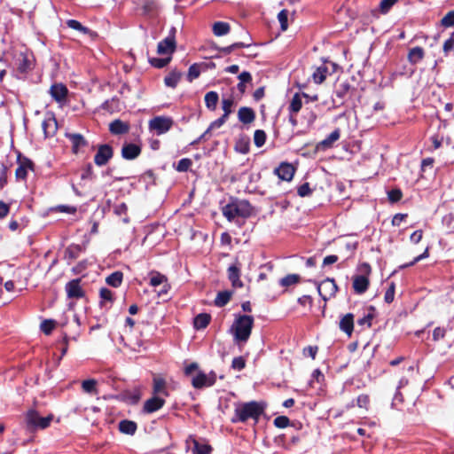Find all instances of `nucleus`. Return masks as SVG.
<instances>
[{
	"mask_svg": "<svg viewBox=\"0 0 454 454\" xmlns=\"http://www.w3.org/2000/svg\"><path fill=\"white\" fill-rule=\"evenodd\" d=\"M192 165V161L188 158H184L180 160L176 166V170L179 172L187 171L191 166Z\"/></svg>",
	"mask_w": 454,
	"mask_h": 454,
	"instance_id": "obj_47",
	"label": "nucleus"
},
{
	"mask_svg": "<svg viewBox=\"0 0 454 454\" xmlns=\"http://www.w3.org/2000/svg\"><path fill=\"white\" fill-rule=\"evenodd\" d=\"M66 137L70 140L72 144V150L74 153H77L81 147L87 145V142L81 134L67 133Z\"/></svg>",
	"mask_w": 454,
	"mask_h": 454,
	"instance_id": "obj_21",
	"label": "nucleus"
},
{
	"mask_svg": "<svg viewBox=\"0 0 454 454\" xmlns=\"http://www.w3.org/2000/svg\"><path fill=\"white\" fill-rule=\"evenodd\" d=\"M397 1L398 0H381L380 3V12L387 13Z\"/></svg>",
	"mask_w": 454,
	"mask_h": 454,
	"instance_id": "obj_52",
	"label": "nucleus"
},
{
	"mask_svg": "<svg viewBox=\"0 0 454 454\" xmlns=\"http://www.w3.org/2000/svg\"><path fill=\"white\" fill-rule=\"evenodd\" d=\"M30 166L31 162L20 165L15 171L16 177L18 179H25L27 175V169L30 168Z\"/></svg>",
	"mask_w": 454,
	"mask_h": 454,
	"instance_id": "obj_41",
	"label": "nucleus"
},
{
	"mask_svg": "<svg viewBox=\"0 0 454 454\" xmlns=\"http://www.w3.org/2000/svg\"><path fill=\"white\" fill-rule=\"evenodd\" d=\"M373 316L371 313L364 315L363 317L357 320V324L362 326L370 327L372 325Z\"/></svg>",
	"mask_w": 454,
	"mask_h": 454,
	"instance_id": "obj_57",
	"label": "nucleus"
},
{
	"mask_svg": "<svg viewBox=\"0 0 454 454\" xmlns=\"http://www.w3.org/2000/svg\"><path fill=\"white\" fill-rule=\"evenodd\" d=\"M395 289V283H393V282L390 283L389 287L387 288V290L386 291L385 295H384V300L387 303H391L394 301Z\"/></svg>",
	"mask_w": 454,
	"mask_h": 454,
	"instance_id": "obj_51",
	"label": "nucleus"
},
{
	"mask_svg": "<svg viewBox=\"0 0 454 454\" xmlns=\"http://www.w3.org/2000/svg\"><path fill=\"white\" fill-rule=\"evenodd\" d=\"M254 317L248 315H238L231 325V332L234 341L238 344L246 343L252 333Z\"/></svg>",
	"mask_w": 454,
	"mask_h": 454,
	"instance_id": "obj_2",
	"label": "nucleus"
},
{
	"mask_svg": "<svg viewBox=\"0 0 454 454\" xmlns=\"http://www.w3.org/2000/svg\"><path fill=\"white\" fill-rule=\"evenodd\" d=\"M172 34L167 36L164 40L160 41L157 46V52L160 55L165 54H172L176 49V40H175V28L171 30Z\"/></svg>",
	"mask_w": 454,
	"mask_h": 454,
	"instance_id": "obj_10",
	"label": "nucleus"
},
{
	"mask_svg": "<svg viewBox=\"0 0 454 454\" xmlns=\"http://www.w3.org/2000/svg\"><path fill=\"white\" fill-rule=\"evenodd\" d=\"M340 137V129H335L329 136H327L325 139L320 141L317 145V150H326L332 148L333 144L338 141Z\"/></svg>",
	"mask_w": 454,
	"mask_h": 454,
	"instance_id": "obj_16",
	"label": "nucleus"
},
{
	"mask_svg": "<svg viewBox=\"0 0 454 454\" xmlns=\"http://www.w3.org/2000/svg\"><path fill=\"white\" fill-rule=\"evenodd\" d=\"M174 121L168 116H156L149 121L148 128L157 136L167 133L173 126Z\"/></svg>",
	"mask_w": 454,
	"mask_h": 454,
	"instance_id": "obj_6",
	"label": "nucleus"
},
{
	"mask_svg": "<svg viewBox=\"0 0 454 454\" xmlns=\"http://www.w3.org/2000/svg\"><path fill=\"white\" fill-rule=\"evenodd\" d=\"M262 411L263 408L256 402L246 403L235 409L236 418L232 419V421L245 422L248 419H257Z\"/></svg>",
	"mask_w": 454,
	"mask_h": 454,
	"instance_id": "obj_4",
	"label": "nucleus"
},
{
	"mask_svg": "<svg viewBox=\"0 0 454 454\" xmlns=\"http://www.w3.org/2000/svg\"><path fill=\"white\" fill-rule=\"evenodd\" d=\"M119 429L121 433L134 434L137 430V424L130 420H122L119 424Z\"/></svg>",
	"mask_w": 454,
	"mask_h": 454,
	"instance_id": "obj_31",
	"label": "nucleus"
},
{
	"mask_svg": "<svg viewBox=\"0 0 454 454\" xmlns=\"http://www.w3.org/2000/svg\"><path fill=\"white\" fill-rule=\"evenodd\" d=\"M354 327V316L351 313L346 314L340 321V328L348 336L352 334Z\"/></svg>",
	"mask_w": 454,
	"mask_h": 454,
	"instance_id": "obj_24",
	"label": "nucleus"
},
{
	"mask_svg": "<svg viewBox=\"0 0 454 454\" xmlns=\"http://www.w3.org/2000/svg\"><path fill=\"white\" fill-rule=\"evenodd\" d=\"M113 157V149L108 145H101L98 146V152L94 157L96 165L101 167L106 165Z\"/></svg>",
	"mask_w": 454,
	"mask_h": 454,
	"instance_id": "obj_11",
	"label": "nucleus"
},
{
	"mask_svg": "<svg viewBox=\"0 0 454 454\" xmlns=\"http://www.w3.org/2000/svg\"><path fill=\"white\" fill-rule=\"evenodd\" d=\"M238 117L241 122L249 124L254 121L255 114L252 108L241 107L238 112Z\"/></svg>",
	"mask_w": 454,
	"mask_h": 454,
	"instance_id": "obj_25",
	"label": "nucleus"
},
{
	"mask_svg": "<svg viewBox=\"0 0 454 454\" xmlns=\"http://www.w3.org/2000/svg\"><path fill=\"white\" fill-rule=\"evenodd\" d=\"M67 25L68 27L80 31L82 34H88L90 29L84 26H82L78 20H68L67 21Z\"/></svg>",
	"mask_w": 454,
	"mask_h": 454,
	"instance_id": "obj_39",
	"label": "nucleus"
},
{
	"mask_svg": "<svg viewBox=\"0 0 454 454\" xmlns=\"http://www.w3.org/2000/svg\"><path fill=\"white\" fill-rule=\"evenodd\" d=\"M441 25L444 27H454V10L449 12L442 20Z\"/></svg>",
	"mask_w": 454,
	"mask_h": 454,
	"instance_id": "obj_42",
	"label": "nucleus"
},
{
	"mask_svg": "<svg viewBox=\"0 0 454 454\" xmlns=\"http://www.w3.org/2000/svg\"><path fill=\"white\" fill-rule=\"evenodd\" d=\"M231 296V294L230 292H227V291L220 292L217 294V295L215 297V304L218 307H223L230 301Z\"/></svg>",
	"mask_w": 454,
	"mask_h": 454,
	"instance_id": "obj_37",
	"label": "nucleus"
},
{
	"mask_svg": "<svg viewBox=\"0 0 454 454\" xmlns=\"http://www.w3.org/2000/svg\"><path fill=\"white\" fill-rule=\"evenodd\" d=\"M218 94L215 91H209L205 95V104L210 110H215L218 103Z\"/></svg>",
	"mask_w": 454,
	"mask_h": 454,
	"instance_id": "obj_34",
	"label": "nucleus"
},
{
	"mask_svg": "<svg viewBox=\"0 0 454 454\" xmlns=\"http://www.w3.org/2000/svg\"><path fill=\"white\" fill-rule=\"evenodd\" d=\"M129 125L121 120H114L109 124V130L114 135H121L129 131Z\"/></svg>",
	"mask_w": 454,
	"mask_h": 454,
	"instance_id": "obj_23",
	"label": "nucleus"
},
{
	"mask_svg": "<svg viewBox=\"0 0 454 454\" xmlns=\"http://www.w3.org/2000/svg\"><path fill=\"white\" fill-rule=\"evenodd\" d=\"M153 394L157 396H160V395L164 396L168 395L166 388V381L164 379L160 377L153 378Z\"/></svg>",
	"mask_w": 454,
	"mask_h": 454,
	"instance_id": "obj_26",
	"label": "nucleus"
},
{
	"mask_svg": "<svg viewBox=\"0 0 454 454\" xmlns=\"http://www.w3.org/2000/svg\"><path fill=\"white\" fill-rule=\"evenodd\" d=\"M445 336V330L441 327H436L433 332V339L434 340H439L443 339Z\"/></svg>",
	"mask_w": 454,
	"mask_h": 454,
	"instance_id": "obj_61",
	"label": "nucleus"
},
{
	"mask_svg": "<svg viewBox=\"0 0 454 454\" xmlns=\"http://www.w3.org/2000/svg\"><path fill=\"white\" fill-rule=\"evenodd\" d=\"M54 327H55V323L53 320H44L41 324V330L45 334H50Z\"/></svg>",
	"mask_w": 454,
	"mask_h": 454,
	"instance_id": "obj_53",
	"label": "nucleus"
},
{
	"mask_svg": "<svg viewBox=\"0 0 454 454\" xmlns=\"http://www.w3.org/2000/svg\"><path fill=\"white\" fill-rule=\"evenodd\" d=\"M211 447L207 444H200L197 441H194V454H209Z\"/></svg>",
	"mask_w": 454,
	"mask_h": 454,
	"instance_id": "obj_46",
	"label": "nucleus"
},
{
	"mask_svg": "<svg viewBox=\"0 0 454 454\" xmlns=\"http://www.w3.org/2000/svg\"><path fill=\"white\" fill-rule=\"evenodd\" d=\"M251 214L252 207L247 200H237L223 207V215L229 221H233L236 217L247 218Z\"/></svg>",
	"mask_w": 454,
	"mask_h": 454,
	"instance_id": "obj_3",
	"label": "nucleus"
},
{
	"mask_svg": "<svg viewBox=\"0 0 454 454\" xmlns=\"http://www.w3.org/2000/svg\"><path fill=\"white\" fill-rule=\"evenodd\" d=\"M245 365H246L245 360L241 356L235 357L232 360L231 366L235 370L241 371L242 369L245 368Z\"/></svg>",
	"mask_w": 454,
	"mask_h": 454,
	"instance_id": "obj_56",
	"label": "nucleus"
},
{
	"mask_svg": "<svg viewBox=\"0 0 454 454\" xmlns=\"http://www.w3.org/2000/svg\"><path fill=\"white\" fill-rule=\"evenodd\" d=\"M182 74L178 71L170 72L164 79L166 86L170 88H176L181 79Z\"/></svg>",
	"mask_w": 454,
	"mask_h": 454,
	"instance_id": "obj_29",
	"label": "nucleus"
},
{
	"mask_svg": "<svg viewBox=\"0 0 454 454\" xmlns=\"http://www.w3.org/2000/svg\"><path fill=\"white\" fill-rule=\"evenodd\" d=\"M337 290V285L332 278H326L317 285V292L324 301H327L334 296Z\"/></svg>",
	"mask_w": 454,
	"mask_h": 454,
	"instance_id": "obj_9",
	"label": "nucleus"
},
{
	"mask_svg": "<svg viewBox=\"0 0 454 454\" xmlns=\"http://www.w3.org/2000/svg\"><path fill=\"white\" fill-rule=\"evenodd\" d=\"M127 210H128V207L125 203H121L114 207V213L117 215H126Z\"/></svg>",
	"mask_w": 454,
	"mask_h": 454,
	"instance_id": "obj_62",
	"label": "nucleus"
},
{
	"mask_svg": "<svg viewBox=\"0 0 454 454\" xmlns=\"http://www.w3.org/2000/svg\"><path fill=\"white\" fill-rule=\"evenodd\" d=\"M287 18H288V12L286 10H282L278 14V20L280 23L282 31H286L288 28Z\"/></svg>",
	"mask_w": 454,
	"mask_h": 454,
	"instance_id": "obj_44",
	"label": "nucleus"
},
{
	"mask_svg": "<svg viewBox=\"0 0 454 454\" xmlns=\"http://www.w3.org/2000/svg\"><path fill=\"white\" fill-rule=\"evenodd\" d=\"M370 403V398L367 395H360L356 399V404L360 408L367 409Z\"/></svg>",
	"mask_w": 454,
	"mask_h": 454,
	"instance_id": "obj_55",
	"label": "nucleus"
},
{
	"mask_svg": "<svg viewBox=\"0 0 454 454\" xmlns=\"http://www.w3.org/2000/svg\"><path fill=\"white\" fill-rule=\"evenodd\" d=\"M199 365L197 363H192L184 368V373L187 376L192 375L194 372H197Z\"/></svg>",
	"mask_w": 454,
	"mask_h": 454,
	"instance_id": "obj_64",
	"label": "nucleus"
},
{
	"mask_svg": "<svg viewBox=\"0 0 454 454\" xmlns=\"http://www.w3.org/2000/svg\"><path fill=\"white\" fill-rule=\"evenodd\" d=\"M424 58V50L421 47H414L410 50L408 59L411 64H417Z\"/></svg>",
	"mask_w": 454,
	"mask_h": 454,
	"instance_id": "obj_28",
	"label": "nucleus"
},
{
	"mask_svg": "<svg viewBox=\"0 0 454 454\" xmlns=\"http://www.w3.org/2000/svg\"><path fill=\"white\" fill-rule=\"evenodd\" d=\"M350 90V85L348 82H341L339 84L338 88L336 89L335 94L340 98H343L348 90Z\"/></svg>",
	"mask_w": 454,
	"mask_h": 454,
	"instance_id": "obj_45",
	"label": "nucleus"
},
{
	"mask_svg": "<svg viewBox=\"0 0 454 454\" xmlns=\"http://www.w3.org/2000/svg\"><path fill=\"white\" fill-rule=\"evenodd\" d=\"M336 70V65L333 62H324L317 67L312 74V79L315 83L321 84L326 76Z\"/></svg>",
	"mask_w": 454,
	"mask_h": 454,
	"instance_id": "obj_8",
	"label": "nucleus"
},
{
	"mask_svg": "<svg viewBox=\"0 0 454 454\" xmlns=\"http://www.w3.org/2000/svg\"><path fill=\"white\" fill-rule=\"evenodd\" d=\"M45 137H53L58 130V123L53 115H48L42 123Z\"/></svg>",
	"mask_w": 454,
	"mask_h": 454,
	"instance_id": "obj_14",
	"label": "nucleus"
},
{
	"mask_svg": "<svg viewBox=\"0 0 454 454\" xmlns=\"http://www.w3.org/2000/svg\"><path fill=\"white\" fill-rule=\"evenodd\" d=\"M99 294H100V298L103 301H113V293H112L111 290H109L107 288H101L100 292H99Z\"/></svg>",
	"mask_w": 454,
	"mask_h": 454,
	"instance_id": "obj_59",
	"label": "nucleus"
},
{
	"mask_svg": "<svg viewBox=\"0 0 454 454\" xmlns=\"http://www.w3.org/2000/svg\"><path fill=\"white\" fill-rule=\"evenodd\" d=\"M298 195L301 197L309 196L311 193V190L308 183L301 184L297 190Z\"/></svg>",
	"mask_w": 454,
	"mask_h": 454,
	"instance_id": "obj_58",
	"label": "nucleus"
},
{
	"mask_svg": "<svg viewBox=\"0 0 454 454\" xmlns=\"http://www.w3.org/2000/svg\"><path fill=\"white\" fill-rule=\"evenodd\" d=\"M289 424V419L286 416H278L274 419V425L278 428H285Z\"/></svg>",
	"mask_w": 454,
	"mask_h": 454,
	"instance_id": "obj_54",
	"label": "nucleus"
},
{
	"mask_svg": "<svg viewBox=\"0 0 454 454\" xmlns=\"http://www.w3.org/2000/svg\"><path fill=\"white\" fill-rule=\"evenodd\" d=\"M210 322V316L208 314H205V313H202V314H199L195 318H194V327L196 329H204L207 326V325L209 324Z\"/></svg>",
	"mask_w": 454,
	"mask_h": 454,
	"instance_id": "obj_33",
	"label": "nucleus"
},
{
	"mask_svg": "<svg viewBox=\"0 0 454 454\" xmlns=\"http://www.w3.org/2000/svg\"><path fill=\"white\" fill-rule=\"evenodd\" d=\"M216 374L215 372L205 373L198 371L192 378V385L194 388H202L211 387L215 383Z\"/></svg>",
	"mask_w": 454,
	"mask_h": 454,
	"instance_id": "obj_7",
	"label": "nucleus"
},
{
	"mask_svg": "<svg viewBox=\"0 0 454 454\" xmlns=\"http://www.w3.org/2000/svg\"><path fill=\"white\" fill-rule=\"evenodd\" d=\"M442 49L445 55H448L450 51L454 50V31L451 33L450 38L444 42Z\"/></svg>",
	"mask_w": 454,
	"mask_h": 454,
	"instance_id": "obj_49",
	"label": "nucleus"
},
{
	"mask_svg": "<svg viewBox=\"0 0 454 454\" xmlns=\"http://www.w3.org/2000/svg\"><path fill=\"white\" fill-rule=\"evenodd\" d=\"M369 286V279L365 275H356L353 278V289L358 294H364Z\"/></svg>",
	"mask_w": 454,
	"mask_h": 454,
	"instance_id": "obj_19",
	"label": "nucleus"
},
{
	"mask_svg": "<svg viewBox=\"0 0 454 454\" xmlns=\"http://www.w3.org/2000/svg\"><path fill=\"white\" fill-rule=\"evenodd\" d=\"M231 30L229 23L223 21L215 22L213 25V33L216 36L227 35Z\"/></svg>",
	"mask_w": 454,
	"mask_h": 454,
	"instance_id": "obj_27",
	"label": "nucleus"
},
{
	"mask_svg": "<svg viewBox=\"0 0 454 454\" xmlns=\"http://www.w3.org/2000/svg\"><path fill=\"white\" fill-rule=\"evenodd\" d=\"M140 153V146L135 144H125L121 149V156L126 160H134Z\"/></svg>",
	"mask_w": 454,
	"mask_h": 454,
	"instance_id": "obj_20",
	"label": "nucleus"
},
{
	"mask_svg": "<svg viewBox=\"0 0 454 454\" xmlns=\"http://www.w3.org/2000/svg\"><path fill=\"white\" fill-rule=\"evenodd\" d=\"M97 381L95 380H83L82 383V387L86 393H93L96 390Z\"/></svg>",
	"mask_w": 454,
	"mask_h": 454,
	"instance_id": "obj_48",
	"label": "nucleus"
},
{
	"mask_svg": "<svg viewBox=\"0 0 454 454\" xmlns=\"http://www.w3.org/2000/svg\"><path fill=\"white\" fill-rule=\"evenodd\" d=\"M50 94L57 102L62 103L67 96V88L63 83H55L50 88Z\"/></svg>",
	"mask_w": 454,
	"mask_h": 454,
	"instance_id": "obj_15",
	"label": "nucleus"
},
{
	"mask_svg": "<svg viewBox=\"0 0 454 454\" xmlns=\"http://www.w3.org/2000/svg\"><path fill=\"white\" fill-rule=\"evenodd\" d=\"M150 285L154 287L162 285V289L160 291L159 294H167L169 289L168 278L159 272L151 273Z\"/></svg>",
	"mask_w": 454,
	"mask_h": 454,
	"instance_id": "obj_13",
	"label": "nucleus"
},
{
	"mask_svg": "<svg viewBox=\"0 0 454 454\" xmlns=\"http://www.w3.org/2000/svg\"><path fill=\"white\" fill-rule=\"evenodd\" d=\"M201 71V65L200 64H193L189 67V71L187 74V79L189 82H192L193 80L197 79Z\"/></svg>",
	"mask_w": 454,
	"mask_h": 454,
	"instance_id": "obj_38",
	"label": "nucleus"
},
{
	"mask_svg": "<svg viewBox=\"0 0 454 454\" xmlns=\"http://www.w3.org/2000/svg\"><path fill=\"white\" fill-rule=\"evenodd\" d=\"M228 277L231 284L235 287H241L243 286L240 280V268L238 264L231 265L228 268Z\"/></svg>",
	"mask_w": 454,
	"mask_h": 454,
	"instance_id": "obj_22",
	"label": "nucleus"
},
{
	"mask_svg": "<svg viewBox=\"0 0 454 454\" xmlns=\"http://www.w3.org/2000/svg\"><path fill=\"white\" fill-rule=\"evenodd\" d=\"M122 279H123L122 272L114 271L106 278V281L109 286H111L113 287H118L121 285Z\"/></svg>",
	"mask_w": 454,
	"mask_h": 454,
	"instance_id": "obj_30",
	"label": "nucleus"
},
{
	"mask_svg": "<svg viewBox=\"0 0 454 454\" xmlns=\"http://www.w3.org/2000/svg\"><path fill=\"white\" fill-rule=\"evenodd\" d=\"M170 61V58L160 59V58H153L150 59V63L152 66L157 68H162L168 65Z\"/></svg>",
	"mask_w": 454,
	"mask_h": 454,
	"instance_id": "obj_50",
	"label": "nucleus"
},
{
	"mask_svg": "<svg viewBox=\"0 0 454 454\" xmlns=\"http://www.w3.org/2000/svg\"><path fill=\"white\" fill-rule=\"evenodd\" d=\"M52 419V414H50L47 417H41L39 413L35 410L28 411L26 416L27 427L32 430L47 428L50 427Z\"/></svg>",
	"mask_w": 454,
	"mask_h": 454,
	"instance_id": "obj_5",
	"label": "nucleus"
},
{
	"mask_svg": "<svg viewBox=\"0 0 454 454\" xmlns=\"http://www.w3.org/2000/svg\"><path fill=\"white\" fill-rule=\"evenodd\" d=\"M294 172L295 169L294 166L287 162L281 163L274 170V174L277 175L279 179L284 181H291L294 177Z\"/></svg>",
	"mask_w": 454,
	"mask_h": 454,
	"instance_id": "obj_12",
	"label": "nucleus"
},
{
	"mask_svg": "<svg viewBox=\"0 0 454 454\" xmlns=\"http://www.w3.org/2000/svg\"><path fill=\"white\" fill-rule=\"evenodd\" d=\"M234 105V101L232 98H223L222 101V107L223 110V115L229 117V115L232 112V106Z\"/></svg>",
	"mask_w": 454,
	"mask_h": 454,
	"instance_id": "obj_43",
	"label": "nucleus"
},
{
	"mask_svg": "<svg viewBox=\"0 0 454 454\" xmlns=\"http://www.w3.org/2000/svg\"><path fill=\"white\" fill-rule=\"evenodd\" d=\"M422 237H423V232L422 231L420 230H418V231H415L411 235V241L415 243V244H418L420 242V240L422 239Z\"/></svg>",
	"mask_w": 454,
	"mask_h": 454,
	"instance_id": "obj_63",
	"label": "nucleus"
},
{
	"mask_svg": "<svg viewBox=\"0 0 454 454\" xmlns=\"http://www.w3.org/2000/svg\"><path fill=\"white\" fill-rule=\"evenodd\" d=\"M165 403V400L160 396L154 395L148 399L144 404V411L147 413H153L160 410Z\"/></svg>",
	"mask_w": 454,
	"mask_h": 454,
	"instance_id": "obj_18",
	"label": "nucleus"
},
{
	"mask_svg": "<svg viewBox=\"0 0 454 454\" xmlns=\"http://www.w3.org/2000/svg\"><path fill=\"white\" fill-rule=\"evenodd\" d=\"M5 60L18 74H25L32 69V53L22 45H16L5 53Z\"/></svg>",
	"mask_w": 454,
	"mask_h": 454,
	"instance_id": "obj_1",
	"label": "nucleus"
},
{
	"mask_svg": "<svg viewBox=\"0 0 454 454\" xmlns=\"http://www.w3.org/2000/svg\"><path fill=\"white\" fill-rule=\"evenodd\" d=\"M388 198L392 202H396L401 200L402 192L400 190H392L388 192Z\"/></svg>",
	"mask_w": 454,
	"mask_h": 454,
	"instance_id": "obj_60",
	"label": "nucleus"
},
{
	"mask_svg": "<svg viewBox=\"0 0 454 454\" xmlns=\"http://www.w3.org/2000/svg\"><path fill=\"white\" fill-rule=\"evenodd\" d=\"M266 141V133L262 129H256L254 134V143L257 147H262Z\"/></svg>",
	"mask_w": 454,
	"mask_h": 454,
	"instance_id": "obj_40",
	"label": "nucleus"
},
{
	"mask_svg": "<svg viewBox=\"0 0 454 454\" xmlns=\"http://www.w3.org/2000/svg\"><path fill=\"white\" fill-rule=\"evenodd\" d=\"M301 98H302V97L299 93H296L294 95V97L290 102V105H289V112L291 114H296L301 109V106H302Z\"/></svg>",
	"mask_w": 454,
	"mask_h": 454,
	"instance_id": "obj_32",
	"label": "nucleus"
},
{
	"mask_svg": "<svg viewBox=\"0 0 454 454\" xmlns=\"http://www.w3.org/2000/svg\"><path fill=\"white\" fill-rule=\"evenodd\" d=\"M66 292L68 298L79 299L83 296V291L79 279H74L66 285Z\"/></svg>",
	"mask_w": 454,
	"mask_h": 454,
	"instance_id": "obj_17",
	"label": "nucleus"
},
{
	"mask_svg": "<svg viewBox=\"0 0 454 454\" xmlns=\"http://www.w3.org/2000/svg\"><path fill=\"white\" fill-rule=\"evenodd\" d=\"M227 119H228V117L223 114V116H221L220 118H218L217 120L213 121L209 125L207 129L204 132V134L201 135V137L199 138V140L203 139L206 137V135L208 134L212 129H219L220 127H222L225 123Z\"/></svg>",
	"mask_w": 454,
	"mask_h": 454,
	"instance_id": "obj_36",
	"label": "nucleus"
},
{
	"mask_svg": "<svg viewBox=\"0 0 454 454\" xmlns=\"http://www.w3.org/2000/svg\"><path fill=\"white\" fill-rule=\"evenodd\" d=\"M300 279H301L300 275L289 274V275L282 278L279 280V284L281 286L288 287V286H294V285L299 283Z\"/></svg>",
	"mask_w": 454,
	"mask_h": 454,
	"instance_id": "obj_35",
	"label": "nucleus"
}]
</instances>
